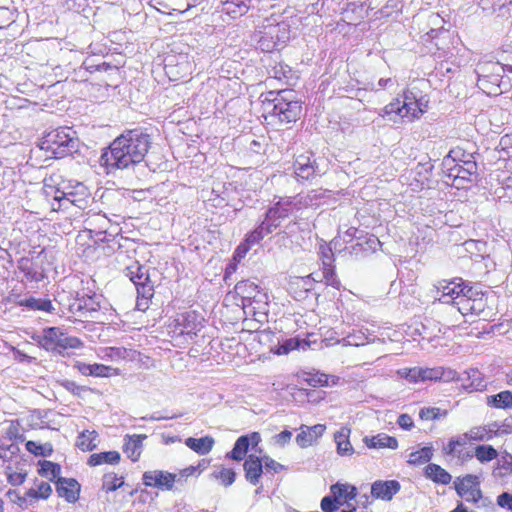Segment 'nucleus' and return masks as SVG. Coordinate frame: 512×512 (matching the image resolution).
I'll return each instance as SVG.
<instances>
[{"label": "nucleus", "instance_id": "obj_4", "mask_svg": "<svg viewBox=\"0 0 512 512\" xmlns=\"http://www.w3.org/2000/svg\"><path fill=\"white\" fill-rule=\"evenodd\" d=\"M474 72L477 76L478 88L489 96H496L503 92L501 89L503 74L512 72V65L484 57L476 63Z\"/></svg>", "mask_w": 512, "mask_h": 512}, {"label": "nucleus", "instance_id": "obj_45", "mask_svg": "<svg viewBox=\"0 0 512 512\" xmlns=\"http://www.w3.org/2000/svg\"><path fill=\"white\" fill-rule=\"evenodd\" d=\"M82 345L83 343L80 339L68 336L62 331V337H59V344H57V349L55 351L62 353L67 349H78L82 347Z\"/></svg>", "mask_w": 512, "mask_h": 512}, {"label": "nucleus", "instance_id": "obj_54", "mask_svg": "<svg viewBox=\"0 0 512 512\" xmlns=\"http://www.w3.org/2000/svg\"><path fill=\"white\" fill-rule=\"evenodd\" d=\"M119 479L115 473H107L103 476L102 489L106 492L115 491L121 486H123L124 481Z\"/></svg>", "mask_w": 512, "mask_h": 512}, {"label": "nucleus", "instance_id": "obj_30", "mask_svg": "<svg viewBox=\"0 0 512 512\" xmlns=\"http://www.w3.org/2000/svg\"><path fill=\"white\" fill-rule=\"evenodd\" d=\"M424 475L434 483L442 485H447L452 480V476L445 469L434 463H430L425 467Z\"/></svg>", "mask_w": 512, "mask_h": 512}, {"label": "nucleus", "instance_id": "obj_32", "mask_svg": "<svg viewBox=\"0 0 512 512\" xmlns=\"http://www.w3.org/2000/svg\"><path fill=\"white\" fill-rule=\"evenodd\" d=\"M274 230L275 229L270 227L269 223L264 219L253 231L246 235L244 243L251 248V246L259 244L266 235L272 233Z\"/></svg>", "mask_w": 512, "mask_h": 512}, {"label": "nucleus", "instance_id": "obj_16", "mask_svg": "<svg viewBox=\"0 0 512 512\" xmlns=\"http://www.w3.org/2000/svg\"><path fill=\"white\" fill-rule=\"evenodd\" d=\"M400 489L401 485L397 480H376L371 485V495L375 499L390 501Z\"/></svg>", "mask_w": 512, "mask_h": 512}, {"label": "nucleus", "instance_id": "obj_50", "mask_svg": "<svg viewBox=\"0 0 512 512\" xmlns=\"http://www.w3.org/2000/svg\"><path fill=\"white\" fill-rule=\"evenodd\" d=\"M459 496L464 498L467 502L478 503L480 500H483L482 505H486V501L490 503L487 498L483 499L480 486H474L472 489L466 490L464 492L459 491Z\"/></svg>", "mask_w": 512, "mask_h": 512}, {"label": "nucleus", "instance_id": "obj_42", "mask_svg": "<svg viewBox=\"0 0 512 512\" xmlns=\"http://www.w3.org/2000/svg\"><path fill=\"white\" fill-rule=\"evenodd\" d=\"M402 114V103L398 98L387 104L379 113L380 116L388 117L389 120L394 122H396L397 116L402 118Z\"/></svg>", "mask_w": 512, "mask_h": 512}, {"label": "nucleus", "instance_id": "obj_13", "mask_svg": "<svg viewBox=\"0 0 512 512\" xmlns=\"http://www.w3.org/2000/svg\"><path fill=\"white\" fill-rule=\"evenodd\" d=\"M217 11L230 19H237L245 15L252 6L253 0H217Z\"/></svg>", "mask_w": 512, "mask_h": 512}, {"label": "nucleus", "instance_id": "obj_49", "mask_svg": "<svg viewBox=\"0 0 512 512\" xmlns=\"http://www.w3.org/2000/svg\"><path fill=\"white\" fill-rule=\"evenodd\" d=\"M211 475L215 479H220L221 483L225 487L232 485L236 478V473L232 469L224 467H222L219 471H214Z\"/></svg>", "mask_w": 512, "mask_h": 512}, {"label": "nucleus", "instance_id": "obj_26", "mask_svg": "<svg viewBox=\"0 0 512 512\" xmlns=\"http://www.w3.org/2000/svg\"><path fill=\"white\" fill-rule=\"evenodd\" d=\"M59 337H62V330L58 327H50L43 330L37 337V341L44 349L54 351L59 344Z\"/></svg>", "mask_w": 512, "mask_h": 512}, {"label": "nucleus", "instance_id": "obj_44", "mask_svg": "<svg viewBox=\"0 0 512 512\" xmlns=\"http://www.w3.org/2000/svg\"><path fill=\"white\" fill-rule=\"evenodd\" d=\"M474 486H480V479L476 475L467 474L463 478H457L455 481V490L459 495L460 492L472 489Z\"/></svg>", "mask_w": 512, "mask_h": 512}, {"label": "nucleus", "instance_id": "obj_25", "mask_svg": "<svg viewBox=\"0 0 512 512\" xmlns=\"http://www.w3.org/2000/svg\"><path fill=\"white\" fill-rule=\"evenodd\" d=\"M363 443L369 449L390 448L395 450L398 448V440L393 436L387 435L386 433H379L371 437L365 436L363 438Z\"/></svg>", "mask_w": 512, "mask_h": 512}, {"label": "nucleus", "instance_id": "obj_57", "mask_svg": "<svg viewBox=\"0 0 512 512\" xmlns=\"http://www.w3.org/2000/svg\"><path fill=\"white\" fill-rule=\"evenodd\" d=\"M467 434L471 442L492 439V434H489V430H487L485 426L473 427L467 432Z\"/></svg>", "mask_w": 512, "mask_h": 512}, {"label": "nucleus", "instance_id": "obj_60", "mask_svg": "<svg viewBox=\"0 0 512 512\" xmlns=\"http://www.w3.org/2000/svg\"><path fill=\"white\" fill-rule=\"evenodd\" d=\"M340 504V500L332 494L323 497L320 506L324 512H335L338 510Z\"/></svg>", "mask_w": 512, "mask_h": 512}, {"label": "nucleus", "instance_id": "obj_31", "mask_svg": "<svg viewBox=\"0 0 512 512\" xmlns=\"http://www.w3.org/2000/svg\"><path fill=\"white\" fill-rule=\"evenodd\" d=\"M456 372L449 370L447 372L444 371L443 368H421L420 367V379L421 381H436L444 379L445 381H449L454 379Z\"/></svg>", "mask_w": 512, "mask_h": 512}, {"label": "nucleus", "instance_id": "obj_23", "mask_svg": "<svg viewBox=\"0 0 512 512\" xmlns=\"http://www.w3.org/2000/svg\"><path fill=\"white\" fill-rule=\"evenodd\" d=\"M146 435H126L123 445V451L133 462L138 461L142 453L143 440L146 439Z\"/></svg>", "mask_w": 512, "mask_h": 512}, {"label": "nucleus", "instance_id": "obj_20", "mask_svg": "<svg viewBox=\"0 0 512 512\" xmlns=\"http://www.w3.org/2000/svg\"><path fill=\"white\" fill-rule=\"evenodd\" d=\"M300 429L301 432L296 436V443L301 448H305L312 445L313 442L323 435L326 426L323 424H316L311 427L302 425Z\"/></svg>", "mask_w": 512, "mask_h": 512}, {"label": "nucleus", "instance_id": "obj_15", "mask_svg": "<svg viewBox=\"0 0 512 512\" xmlns=\"http://www.w3.org/2000/svg\"><path fill=\"white\" fill-rule=\"evenodd\" d=\"M297 179L310 180L318 173V166L312 155L301 154L297 156L293 164Z\"/></svg>", "mask_w": 512, "mask_h": 512}, {"label": "nucleus", "instance_id": "obj_17", "mask_svg": "<svg viewBox=\"0 0 512 512\" xmlns=\"http://www.w3.org/2000/svg\"><path fill=\"white\" fill-rule=\"evenodd\" d=\"M467 157V160H463V164L455 163L447 168L449 177H453L455 180L472 181V176L477 175L478 167L473 155H467Z\"/></svg>", "mask_w": 512, "mask_h": 512}, {"label": "nucleus", "instance_id": "obj_34", "mask_svg": "<svg viewBox=\"0 0 512 512\" xmlns=\"http://www.w3.org/2000/svg\"><path fill=\"white\" fill-rule=\"evenodd\" d=\"M120 459L121 456L118 451H107L90 455L87 463L90 466H98L104 463L115 465L119 463Z\"/></svg>", "mask_w": 512, "mask_h": 512}, {"label": "nucleus", "instance_id": "obj_3", "mask_svg": "<svg viewBox=\"0 0 512 512\" xmlns=\"http://www.w3.org/2000/svg\"><path fill=\"white\" fill-rule=\"evenodd\" d=\"M79 138L73 128L62 126L44 134L39 148L50 158L60 159L72 155L79 149Z\"/></svg>", "mask_w": 512, "mask_h": 512}, {"label": "nucleus", "instance_id": "obj_47", "mask_svg": "<svg viewBox=\"0 0 512 512\" xmlns=\"http://www.w3.org/2000/svg\"><path fill=\"white\" fill-rule=\"evenodd\" d=\"M467 155H470L469 153H466L464 150L460 148L452 149L448 153V155L443 160V166L445 168H449L455 163L463 164V160H467Z\"/></svg>", "mask_w": 512, "mask_h": 512}, {"label": "nucleus", "instance_id": "obj_63", "mask_svg": "<svg viewBox=\"0 0 512 512\" xmlns=\"http://www.w3.org/2000/svg\"><path fill=\"white\" fill-rule=\"evenodd\" d=\"M10 267H12V256L7 249L0 247V276L8 272Z\"/></svg>", "mask_w": 512, "mask_h": 512}, {"label": "nucleus", "instance_id": "obj_11", "mask_svg": "<svg viewBox=\"0 0 512 512\" xmlns=\"http://www.w3.org/2000/svg\"><path fill=\"white\" fill-rule=\"evenodd\" d=\"M68 188H66L67 192H64L63 195H66L65 205L72 204L79 209H85L89 202L90 193L87 187L78 181L69 180Z\"/></svg>", "mask_w": 512, "mask_h": 512}, {"label": "nucleus", "instance_id": "obj_59", "mask_svg": "<svg viewBox=\"0 0 512 512\" xmlns=\"http://www.w3.org/2000/svg\"><path fill=\"white\" fill-rule=\"evenodd\" d=\"M35 259L39 260L45 267L52 266L56 260V251L54 248H43L35 256Z\"/></svg>", "mask_w": 512, "mask_h": 512}, {"label": "nucleus", "instance_id": "obj_12", "mask_svg": "<svg viewBox=\"0 0 512 512\" xmlns=\"http://www.w3.org/2000/svg\"><path fill=\"white\" fill-rule=\"evenodd\" d=\"M261 442V436L258 432H252L240 436L233 449L227 453L226 457L235 461H241L246 456L250 447L255 448Z\"/></svg>", "mask_w": 512, "mask_h": 512}, {"label": "nucleus", "instance_id": "obj_21", "mask_svg": "<svg viewBox=\"0 0 512 512\" xmlns=\"http://www.w3.org/2000/svg\"><path fill=\"white\" fill-rule=\"evenodd\" d=\"M458 280L459 283H456L455 281L447 282L445 280L438 283L436 288L439 292H442V295L439 298L440 302L446 304L450 302L454 303L461 296V292L463 291L461 290L463 281L462 279Z\"/></svg>", "mask_w": 512, "mask_h": 512}, {"label": "nucleus", "instance_id": "obj_5", "mask_svg": "<svg viewBox=\"0 0 512 512\" xmlns=\"http://www.w3.org/2000/svg\"><path fill=\"white\" fill-rule=\"evenodd\" d=\"M263 25L262 29L258 32V47L263 52H272L279 50L290 38L289 25L285 22L270 23Z\"/></svg>", "mask_w": 512, "mask_h": 512}, {"label": "nucleus", "instance_id": "obj_27", "mask_svg": "<svg viewBox=\"0 0 512 512\" xmlns=\"http://www.w3.org/2000/svg\"><path fill=\"white\" fill-rule=\"evenodd\" d=\"M381 245L380 240L375 235H361V240H358L356 244L352 246L351 253H354L355 255H358L360 252L363 254L374 253L381 247Z\"/></svg>", "mask_w": 512, "mask_h": 512}, {"label": "nucleus", "instance_id": "obj_61", "mask_svg": "<svg viewBox=\"0 0 512 512\" xmlns=\"http://www.w3.org/2000/svg\"><path fill=\"white\" fill-rule=\"evenodd\" d=\"M398 374L411 383H417L420 379V367L404 368L398 371Z\"/></svg>", "mask_w": 512, "mask_h": 512}, {"label": "nucleus", "instance_id": "obj_19", "mask_svg": "<svg viewBox=\"0 0 512 512\" xmlns=\"http://www.w3.org/2000/svg\"><path fill=\"white\" fill-rule=\"evenodd\" d=\"M124 273L133 282L137 291L144 285H153L148 274V269L140 264L139 261H133L132 264L124 269Z\"/></svg>", "mask_w": 512, "mask_h": 512}, {"label": "nucleus", "instance_id": "obj_64", "mask_svg": "<svg viewBox=\"0 0 512 512\" xmlns=\"http://www.w3.org/2000/svg\"><path fill=\"white\" fill-rule=\"evenodd\" d=\"M487 305V299L485 295H481L478 298H473L471 300V308H472V315H481L485 312V308Z\"/></svg>", "mask_w": 512, "mask_h": 512}, {"label": "nucleus", "instance_id": "obj_56", "mask_svg": "<svg viewBox=\"0 0 512 512\" xmlns=\"http://www.w3.org/2000/svg\"><path fill=\"white\" fill-rule=\"evenodd\" d=\"M27 307L45 312H51L54 308L49 299L29 298L26 301Z\"/></svg>", "mask_w": 512, "mask_h": 512}, {"label": "nucleus", "instance_id": "obj_37", "mask_svg": "<svg viewBox=\"0 0 512 512\" xmlns=\"http://www.w3.org/2000/svg\"><path fill=\"white\" fill-rule=\"evenodd\" d=\"M97 437L96 431L84 430L79 434L76 446L82 451H92L97 447L95 442Z\"/></svg>", "mask_w": 512, "mask_h": 512}, {"label": "nucleus", "instance_id": "obj_29", "mask_svg": "<svg viewBox=\"0 0 512 512\" xmlns=\"http://www.w3.org/2000/svg\"><path fill=\"white\" fill-rule=\"evenodd\" d=\"M214 438L207 435L201 438L189 437L185 440V445L199 455L208 454L214 446Z\"/></svg>", "mask_w": 512, "mask_h": 512}, {"label": "nucleus", "instance_id": "obj_36", "mask_svg": "<svg viewBox=\"0 0 512 512\" xmlns=\"http://www.w3.org/2000/svg\"><path fill=\"white\" fill-rule=\"evenodd\" d=\"M487 405L498 409H511L512 392L506 390L498 394L488 396Z\"/></svg>", "mask_w": 512, "mask_h": 512}, {"label": "nucleus", "instance_id": "obj_35", "mask_svg": "<svg viewBox=\"0 0 512 512\" xmlns=\"http://www.w3.org/2000/svg\"><path fill=\"white\" fill-rule=\"evenodd\" d=\"M308 346L309 342L307 340L294 337L284 340L282 344H279L278 347L276 349H272V351L275 354L284 355L288 354L293 350H305Z\"/></svg>", "mask_w": 512, "mask_h": 512}, {"label": "nucleus", "instance_id": "obj_48", "mask_svg": "<svg viewBox=\"0 0 512 512\" xmlns=\"http://www.w3.org/2000/svg\"><path fill=\"white\" fill-rule=\"evenodd\" d=\"M269 74L275 79L288 81L292 77L293 71L287 64L278 63L271 68Z\"/></svg>", "mask_w": 512, "mask_h": 512}, {"label": "nucleus", "instance_id": "obj_55", "mask_svg": "<svg viewBox=\"0 0 512 512\" xmlns=\"http://www.w3.org/2000/svg\"><path fill=\"white\" fill-rule=\"evenodd\" d=\"M26 449L28 452L34 454L35 456H47L52 452V447L49 444L41 445L35 441H27Z\"/></svg>", "mask_w": 512, "mask_h": 512}, {"label": "nucleus", "instance_id": "obj_10", "mask_svg": "<svg viewBox=\"0 0 512 512\" xmlns=\"http://www.w3.org/2000/svg\"><path fill=\"white\" fill-rule=\"evenodd\" d=\"M177 474L162 470L146 471L143 474L145 486L156 487L161 490H172L177 481Z\"/></svg>", "mask_w": 512, "mask_h": 512}, {"label": "nucleus", "instance_id": "obj_6", "mask_svg": "<svg viewBox=\"0 0 512 512\" xmlns=\"http://www.w3.org/2000/svg\"><path fill=\"white\" fill-rule=\"evenodd\" d=\"M204 318L201 317L196 311H186L173 319L170 327L173 328L174 333L179 335H188L190 337L196 336L197 332L203 327Z\"/></svg>", "mask_w": 512, "mask_h": 512}, {"label": "nucleus", "instance_id": "obj_40", "mask_svg": "<svg viewBox=\"0 0 512 512\" xmlns=\"http://www.w3.org/2000/svg\"><path fill=\"white\" fill-rule=\"evenodd\" d=\"M433 457L432 447H423L420 450L410 453L408 463L418 466L429 462Z\"/></svg>", "mask_w": 512, "mask_h": 512}, {"label": "nucleus", "instance_id": "obj_39", "mask_svg": "<svg viewBox=\"0 0 512 512\" xmlns=\"http://www.w3.org/2000/svg\"><path fill=\"white\" fill-rule=\"evenodd\" d=\"M39 470L38 473L40 476L48 478L50 481H53L55 478L59 477V474L61 472V467L59 464L42 460L39 461Z\"/></svg>", "mask_w": 512, "mask_h": 512}, {"label": "nucleus", "instance_id": "obj_8", "mask_svg": "<svg viewBox=\"0 0 512 512\" xmlns=\"http://www.w3.org/2000/svg\"><path fill=\"white\" fill-rule=\"evenodd\" d=\"M100 309L99 301L96 295L77 296L70 304L69 311L77 317L94 318V314Z\"/></svg>", "mask_w": 512, "mask_h": 512}, {"label": "nucleus", "instance_id": "obj_7", "mask_svg": "<svg viewBox=\"0 0 512 512\" xmlns=\"http://www.w3.org/2000/svg\"><path fill=\"white\" fill-rule=\"evenodd\" d=\"M294 197L280 198L272 207L268 209L265 215V220L269 223L270 227L276 229L280 226L281 221L287 218L295 205Z\"/></svg>", "mask_w": 512, "mask_h": 512}, {"label": "nucleus", "instance_id": "obj_51", "mask_svg": "<svg viewBox=\"0 0 512 512\" xmlns=\"http://www.w3.org/2000/svg\"><path fill=\"white\" fill-rule=\"evenodd\" d=\"M322 280L325 281L326 285L336 289H339L341 286L340 280L336 275L334 266L322 267Z\"/></svg>", "mask_w": 512, "mask_h": 512}, {"label": "nucleus", "instance_id": "obj_18", "mask_svg": "<svg viewBox=\"0 0 512 512\" xmlns=\"http://www.w3.org/2000/svg\"><path fill=\"white\" fill-rule=\"evenodd\" d=\"M56 491L59 497L69 503H75L79 499L80 484L74 478L58 477Z\"/></svg>", "mask_w": 512, "mask_h": 512}, {"label": "nucleus", "instance_id": "obj_24", "mask_svg": "<svg viewBox=\"0 0 512 512\" xmlns=\"http://www.w3.org/2000/svg\"><path fill=\"white\" fill-rule=\"evenodd\" d=\"M351 429L343 426L334 434V441L336 443V451L340 456H351L355 450L350 443L349 437Z\"/></svg>", "mask_w": 512, "mask_h": 512}, {"label": "nucleus", "instance_id": "obj_33", "mask_svg": "<svg viewBox=\"0 0 512 512\" xmlns=\"http://www.w3.org/2000/svg\"><path fill=\"white\" fill-rule=\"evenodd\" d=\"M235 293L244 300L255 299L260 293L259 286L250 280H241L234 287Z\"/></svg>", "mask_w": 512, "mask_h": 512}, {"label": "nucleus", "instance_id": "obj_2", "mask_svg": "<svg viewBox=\"0 0 512 512\" xmlns=\"http://www.w3.org/2000/svg\"><path fill=\"white\" fill-rule=\"evenodd\" d=\"M261 103L264 113L280 123L296 122L302 113V104L292 89L268 91L261 95Z\"/></svg>", "mask_w": 512, "mask_h": 512}, {"label": "nucleus", "instance_id": "obj_52", "mask_svg": "<svg viewBox=\"0 0 512 512\" xmlns=\"http://www.w3.org/2000/svg\"><path fill=\"white\" fill-rule=\"evenodd\" d=\"M447 411L441 410L438 407H424L419 412V417L422 420H436L441 417H446Z\"/></svg>", "mask_w": 512, "mask_h": 512}, {"label": "nucleus", "instance_id": "obj_58", "mask_svg": "<svg viewBox=\"0 0 512 512\" xmlns=\"http://www.w3.org/2000/svg\"><path fill=\"white\" fill-rule=\"evenodd\" d=\"M478 6L484 11L495 12L496 8H502L506 4H512V0H476Z\"/></svg>", "mask_w": 512, "mask_h": 512}, {"label": "nucleus", "instance_id": "obj_22", "mask_svg": "<svg viewBox=\"0 0 512 512\" xmlns=\"http://www.w3.org/2000/svg\"><path fill=\"white\" fill-rule=\"evenodd\" d=\"M243 467L247 481L253 485L258 484L263 473L262 459L255 455H249Z\"/></svg>", "mask_w": 512, "mask_h": 512}, {"label": "nucleus", "instance_id": "obj_28", "mask_svg": "<svg viewBox=\"0 0 512 512\" xmlns=\"http://www.w3.org/2000/svg\"><path fill=\"white\" fill-rule=\"evenodd\" d=\"M66 188H68L67 181L59 183L56 187L48 184L44 185L45 194L47 196H52L53 200L56 201L58 204L57 207H55L54 203L52 204L53 210L67 208V205H65L66 195H62V193L64 194V192H67Z\"/></svg>", "mask_w": 512, "mask_h": 512}, {"label": "nucleus", "instance_id": "obj_41", "mask_svg": "<svg viewBox=\"0 0 512 512\" xmlns=\"http://www.w3.org/2000/svg\"><path fill=\"white\" fill-rule=\"evenodd\" d=\"M154 295L153 285H144L137 291L136 308L140 311H145L148 308L149 300Z\"/></svg>", "mask_w": 512, "mask_h": 512}, {"label": "nucleus", "instance_id": "obj_9", "mask_svg": "<svg viewBox=\"0 0 512 512\" xmlns=\"http://www.w3.org/2000/svg\"><path fill=\"white\" fill-rule=\"evenodd\" d=\"M317 282H319V280L315 277L314 273L304 277L295 276L290 279L288 290L295 300L302 301L314 290Z\"/></svg>", "mask_w": 512, "mask_h": 512}, {"label": "nucleus", "instance_id": "obj_38", "mask_svg": "<svg viewBox=\"0 0 512 512\" xmlns=\"http://www.w3.org/2000/svg\"><path fill=\"white\" fill-rule=\"evenodd\" d=\"M331 494H333L339 500L344 498L345 500H353L357 496V489L355 486L348 484L336 483L330 487Z\"/></svg>", "mask_w": 512, "mask_h": 512}, {"label": "nucleus", "instance_id": "obj_53", "mask_svg": "<svg viewBox=\"0 0 512 512\" xmlns=\"http://www.w3.org/2000/svg\"><path fill=\"white\" fill-rule=\"evenodd\" d=\"M91 376L94 377H110L111 375H118V369L104 364L94 363L91 366Z\"/></svg>", "mask_w": 512, "mask_h": 512}, {"label": "nucleus", "instance_id": "obj_46", "mask_svg": "<svg viewBox=\"0 0 512 512\" xmlns=\"http://www.w3.org/2000/svg\"><path fill=\"white\" fill-rule=\"evenodd\" d=\"M512 472V455L506 453L498 461L497 467L494 469L493 474L496 477H504Z\"/></svg>", "mask_w": 512, "mask_h": 512}, {"label": "nucleus", "instance_id": "obj_43", "mask_svg": "<svg viewBox=\"0 0 512 512\" xmlns=\"http://www.w3.org/2000/svg\"><path fill=\"white\" fill-rule=\"evenodd\" d=\"M474 455L481 463H485L496 459L498 452L491 445H479L475 448Z\"/></svg>", "mask_w": 512, "mask_h": 512}, {"label": "nucleus", "instance_id": "obj_62", "mask_svg": "<svg viewBox=\"0 0 512 512\" xmlns=\"http://www.w3.org/2000/svg\"><path fill=\"white\" fill-rule=\"evenodd\" d=\"M402 118L410 117V119L418 118L420 115L424 113V109L420 108L417 103L414 105H410L407 103H402Z\"/></svg>", "mask_w": 512, "mask_h": 512}, {"label": "nucleus", "instance_id": "obj_1", "mask_svg": "<svg viewBox=\"0 0 512 512\" xmlns=\"http://www.w3.org/2000/svg\"><path fill=\"white\" fill-rule=\"evenodd\" d=\"M152 145L151 135L143 128L124 131L100 157V164L108 172L114 169H127L141 163Z\"/></svg>", "mask_w": 512, "mask_h": 512}, {"label": "nucleus", "instance_id": "obj_14", "mask_svg": "<svg viewBox=\"0 0 512 512\" xmlns=\"http://www.w3.org/2000/svg\"><path fill=\"white\" fill-rule=\"evenodd\" d=\"M18 269L24 274L29 281L40 282L46 277V269L35 257H22L18 261Z\"/></svg>", "mask_w": 512, "mask_h": 512}]
</instances>
